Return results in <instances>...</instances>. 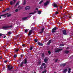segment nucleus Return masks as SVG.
Segmentation results:
<instances>
[{"label": "nucleus", "mask_w": 73, "mask_h": 73, "mask_svg": "<svg viewBox=\"0 0 73 73\" xmlns=\"http://www.w3.org/2000/svg\"><path fill=\"white\" fill-rule=\"evenodd\" d=\"M54 73H56V72H54Z\"/></svg>", "instance_id": "nucleus-64"}, {"label": "nucleus", "mask_w": 73, "mask_h": 73, "mask_svg": "<svg viewBox=\"0 0 73 73\" xmlns=\"http://www.w3.org/2000/svg\"><path fill=\"white\" fill-rule=\"evenodd\" d=\"M17 57V54H15V55L14 56V57H15V58H16Z\"/></svg>", "instance_id": "nucleus-29"}, {"label": "nucleus", "mask_w": 73, "mask_h": 73, "mask_svg": "<svg viewBox=\"0 0 73 73\" xmlns=\"http://www.w3.org/2000/svg\"><path fill=\"white\" fill-rule=\"evenodd\" d=\"M64 53H65L66 54H68V53H69V51L66 50L64 51Z\"/></svg>", "instance_id": "nucleus-14"}, {"label": "nucleus", "mask_w": 73, "mask_h": 73, "mask_svg": "<svg viewBox=\"0 0 73 73\" xmlns=\"http://www.w3.org/2000/svg\"><path fill=\"white\" fill-rule=\"evenodd\" d=\"M21 57H22L23 56V55H21Z\"/></svg>", "instance_id": "nucleus-63"}, {"label": "nucleus", "mask_w": 73, "mask_h": 73, "mask_svg": "<svg viewBox=\"0 0 73 73\" xmlns=\"http://www.w3.org/2000/svg\"><path fill=\"white\" fill-rule=\"evenodd\" d=\"M5 37H6V36H4V38H5Z\"/></svg>", "instance_id": "nucleus-61"}, {"label": "nucleus", "mask_w": 73, "mask_h": 73, "mask_svg": "<svg viewBox=\"0 0 73 73\" xmlns=\"http://www.w3.org/2000/svg\"><path fill=\"white\" fill-rule=\"evenodd\" d=\"M46 73V70H45L44 71H43L42 73Z\"/></svg>", "instance_id": "nucleus-25"}, {"label": "nucleus", "mask_w": 73, "mask_h": 73, "mask_svg": "<svg viewBox=\"0 0 73 73\" xmlns=\"http://www.w3.org/2000/svg\"><path fill=\"white\" fill-rule=\"evenodd\" d=\"M30 8V7H29V6H28L25 7V9H26V10H29Z\"/></svg>", "instance_id": "nucleus-12"}, {"label": "nucleus", "mask_w": 73, "mask_h": 73, "mask_svg": "<svg viewBox=\"0 0 73 73\" xmlns=\"http://www.w3.org/2000/svg\"><path fill=\"white\" fill-rule=\"evenodd\" d=\"M8 14H9L8 13H7L5 14L2 15H0V19L1 18V16H6V15H8Z\"/></svg>", "instance_id": "nucleus-11"}, {"label": "nucleus", "mask_w": 73, "mask_h": 73, "mask_svg": "<svg viewBox=\"0 0 73 73\" xmlns=\"http://www.w3.org/2000/svg\"><path fill=\"white\" fill-rule=\"evenodd\" d=\"M18 11H19V10H18V9H16L15 10V12H18Z\"/></svg>", "instance_id": "nucleus-35"}, {"label": "nucleus", "mask_w": 73, "mask_h": 73, "mask_svg": "<svg viewBox=\"0 0 73 73\" xmlns=\"http://www.w3.org/2000/svg\"><path fill=\"white\" fill-rule=\"evenodd\" d=\"M23 65H24V62H21L20 66L21 67H22V66H23Z\"/></svg>", "instance_id": "nucleus-18"}, {"label": "nucleus", "mask_w": 73, "mask_h": 73, "mask_svg": "<svg viewBox=\"0 0 73 73\" xmlns=\"http://www.w3.org/2000/svg\"><path fill=\"white\" fill-rule=\"evenodd\" d=\"M42 57H44V54H42Z\"/></svg>", "instance_id": "nucleus-36"}, {"label": "nucleus", "mask_w": 73, "mask_h": 73, "mask_svg": "<svg viewBox=\"0 0 73 73\" xmlns=\"http://www.w3.org/2000/svg\"><path fill=\"white\" fill-rule=\"evenodd\" d=\"M32 31H33V30H31L29 31V33L28 36H30L31 35H32Z\"/></svg>", "instance_id": "nucleus-8"}, {"label": "nucleus", "mask_w": 73, "mask_h": 73, "mask_svg": "<svg viewBox=\"0 0 73 73\" xmlns=\"http://www.w3.org/2000/svg\"><path fill=\"white\" fill-rule=\"evenodd\" d=\"M43 33V31H42L40 32V33L41 34V33Z\"/></svg>", "instance_id": "nucleus-48"}, {"label": "nucleus", "mask_w": 73, "mask_h": 73, "mask_svg": "<svg viewBox=\"0 0 73 73\" xmlns=\"http://www.w3.org/2000/svg\"><path fill=\"white\" fill-rule=\"evenodd\" d=\"M48 53L49 54H50V53H51V52H50V51H48Z\"/></svg>", "instance_id": "nucleus-33"}, {"label": "nucleus", "mask_w": 73, "mask_h": 73, "mask_svg": "<svg viewBox=\"0 0 73 73\" xmlns=\"http://www.w3.org/2000/svg\"><path fill=\"white\" fill-rule=\"evenodd\" d=\"M4 0H0V1H3Z\"/></svg>", "instance_id": "nucleus-56"}, {"label": "nucleus", "mask_w": 73, "mask_h": 73, "mask_svg": "<svg viewBox=\"0 0 73 73\" xmlns=\"http://www.w3.org/2000/svg\"><path fill=\"white\" fill-rule=\"evenodd\" d=\"M25 4H26V0H24V2L23 3V5H24Z\"/></svg>", "instance_id": "nucleus-23"}, {"label": "nucleus", "mask_w": 73, "mask_h": 73, "mask_svg": "<svg viewBox=\"0 0 73 73\" xmlns=\"http://www.w3.org/2000/svg\"><path fill=\"white\" fill-rule=\"evenodd\" d=\"M45 65V63H42V66H44V65Z\"/></svg>", "instance_id": "nucleus-30"}, {"label": "nucleus", "mask_w": 73, "mask_h": 73, "mask_svg": "<svg viewBox=\"0 0 73 73\" xmlns=\"http://www.w3.org/2000/svg\"><path fill=\"white\" fill-rule=\"evenodd\" d=\"M62 49H59L58 50H56L55 51V53H57V52H60L61 50H62Z\"/></svg>", "instance_id": "nucleus-7"}, {"label": "nucleus", "mask_w": 73, "mask_h": 73, "mask_svg": "<svg viewBox=\"0 0 73 73\" xmlns=\"http://www.w3.org/2000/svg\"><path fill=\"white\" fill-rule=\"evenodd\" d=\"M25 46V44H23L22 45V46H23V47H24Z\"/></svg>", "instance_id": "nucleus-37"}, {"label": "nucleus", "mask_w": 73, "mask_h": 73, "mask_svg": "<svg viewBox=\"0 0 73 73\" xmlns=\"http://www.w3.org/2000/svg\"><path fill=\"white\" fill-rule=\"evenodd\" d=\"M34 41H35V42H37V41H38V40L36 39H35Z\"/></svg>", "instance_id": "nucleus-28"}, {"label": "nucleus", "mask_w": 73, "mask_h": 73, "mask_svg": "<svg viewBox=\"0 0 73 73\" xmlns=\"http://www.w3.org/2000/svg\"><path fill=\"white\" fill-rule=\"evenodd\" d=\"M12 28V26L11 25L10 26H4L2 27L3 29H6L7 28Z\"/></svg>", "instance_id": "nucleus-1"}, {"label": "nucleus", "mask_w": 73, "mask_h": 73, "mask_svg": "<svg viewBox=\"0 0 73 73\" xmlns=\"http://www.w3.org/2000/svg\"><path fill=\"white\" fill-rule=\"evenodd\" d=\"M66 65V63H64L60 64V66H65Z\"/></svg>", "instance_id": "nucleus-16"}, {"label": "nucleus", "mask_w": 73, "mask_h": 73, "mask_svg": "<svg viewBox=\"0 0 73 73\" xmlns=\"http://www.w3.org/2000/svg\"><path fill=\"white\" fill-rule=\"evenodd\" d=\"M52 6L54 7H55V8H57V7H58L57 4L56 3H53Z\"/></svg>", "instance_id": "nucleus-3"}, {"label": "nucleus", "mask_w": 73, "mask_h": 73, "mask_svg": "<svg viewBox=\"0 0 73 73\" xmlns=\"http://www.w3.org/2000/svg\"><path fill=\"white\" fill-rule=\"evenodd\" d=\"M33 49V47H30V50H32V49Z\"/></svg>", "instance_id": "nucleus-41"}, {"label": "nucleus", "mask_w": 73, "mask_h": 73, "mask_svg": "<svg viewBox=\"0 0 73 73\" xmlns=\"http://www.w3.org/2000/svg\"><path fill=\"white\" fill-rule=\"evenodd\" d=\"M8 62V61L7 60H5L4 62L5 63H7V62Z\"/></svg>", "instance_id": "nucleus-46"}, {"label": "nucleus", "mask_w": 73, "mask_h": 73, "mask_svg": "<svg viewBox=\"0 0 73 73\" xmlns=\"http://www.w3.org/2000/svg\"><path fill=\"white\" fill-rule=\"evenodd\" d=\"M10 4L11 5H13V1H11L10 3Z\"/></svg>", "instance_id": "nucleus-20"}, {"label": "nucleus", "mask_w": 73, "mask_h": 73, "mask_svg": "<svg viewBox=\"0 0 73 73\" xmlns=\"http://www.w3.org/2000/svg\"><path fill=\"white\" fill-rule=\"evenodd\" d=\"M70 70H71V69L69 68L68 69V72L69 73H70L71 72Z\"/></svg>", "instance_id": "nucleus-21"}, {"label": "nucleus", "mask_w": 73, "mask_h": 73, "mask_svg": "<svg viewBox=\"0 0 73 73\" xmlns=\"http://www.w3.org/2000/svg\"><path fill=\"white\" fill-rule=\"evenodd\" d=\"M2 56L0 57V59H1L2 58Z\"/></svg>", "instance_id": "nucleus-55"}, {"label": "nucleus", "mask_w": 73, "mask_h": 73, "mask_svg": "<svg viewBox=\"0 0 73 73\" xmlns=\"http://www.w3.org/2000/svg\"><path fill=\"white\" fill-rule=\"evenodd\" d=\"M6 66L5 67H3V68H4V69H5V68H6Z\"/></svg>", "instance_id": "nucleus-59"}, {"label": "nucleus", "mask_w": 73, "mask_h": 73, "mask_svg": "<svg viewBox=\"0 0 73 73\" xmlns=\"http://www.w3.org/2000/svg\"><path fill=\"white\" fill-rule=\"evenodd\" d=\"M37 12L36 11H35L34 13H29V15H32V14H35V13H36Z\"/></svg>", "instance_id": "nucleus-17"}, {"label": "nucleus", "mask_w": 73, "mask_h": 73, "mask_svg": "<svg viewBox=\"0 0 73 73\" xmlns=\"http://www.w3.org/2000/svg\"><path fill=\"white\" fill-rule=\"evenodd\" d=\"M6 11H7V9H5V10H3V11H2V12H6Z\"/></svg>", "instance_id": "nucleus-45"}, {"label": "nucleus", "mask_w": 73, "mask_h": 73, "mask_svg": "<svg viewBox=\"0 0 73 73\" xmlns=\"http://www.w3.org/2000/svg\"><path fill=\"white\" fill-rule=\"evenodd\" d=\"M15 52H18V51H19V49H16L15 50Z\"/></svg>", "instance_id": "nucleus-43"}, {"label": "nucleus", "mask_w": 73, "mask_h": 73, "mask_svg": "<svg viewBox=\"0 0 73 73\" xmlns=\"http://www.w3.org/2000/svg\"><path fill=\"white\" fill-rule=\"evenodd\" d=\"M58 59H56L55 62H57V61H58Z\"/></svg>", "instance_id": "nucleus-39"}, {"label": "nucleus", "mask_w": 73, "mask_h": 73, "mask_svg": "<svg viewBox=\"0 0 73 73\" xmlns=\"http://www.w3.org/2000/svg\"><path fill=\"white\" fill-rule=\"evenodd\" d=\"M41 62L40 61L38 62V65H40V64H41Z\"/></svg>", "instance_id": "nucleus-32"}, {"label": "nucleus", "mask_w": 73, "mask_h": 73, "mask_svg": "<svg viewBox=\"0 0 73 73\" xmlns=\"http://www.w3.org/2000/svg\"><path fill=\"white\" fill-rule=\"evenodd\" d=\"M44 30V28H42L41 29V31H42V32H43Z\"/></svg>", "instance_id": "nucleus-44"}, {"label": "nucleus", "mask_w": 73, "mask_h": 73, "mask_svg": "<svg viewBox=\"0 0 73 73\" xmlns=\"http://www.w3.org/2000/svg\"><path fill=\"white\" fill-rule=\"evenodd\" d=\"M11 16V14H9V15H8L7 16V17H9V16Z\"/></svg>", "instance_id": "nucleus-38"}, {"label": "nucleus", "mask_w": 73, "mask_h": 73, "mask_svg": "<svg viewBox=\"0 0 73 73\" xmlns=\"http://www.w3.org/2000/svg\"><path fill=\"white\" fill-rule=\"evenodd\" d=\"M13 1H14V2H16V0H13Z\"/></svg>", "instance_id": "nucleus-57"}, {"label": "nucleus", "mask_w": 73, "mask_h": 73, "mask_svg": "<svg viewBox=\"0 0 73 73\" xmlns=\"http://www.w3.org/2000/svg\"><path fill=\"white\" fill-rule=\"evenodd\" d=\"M48 4H49V2L48 1H47L46 3H44V7H45L46 5H48Z\"/></svg>", "instance_id": "nucleus-6"}, {"label": "nucleus", "mask_w": 73, "mask_h": 73, "mask_svg": "<svg viewBox=\"0 0 73 73\" xmlns=\"http://www.w3.org/2000/svg\"><path fill=\"white\" fill-rule=\"evenodd\" d=\"M6 9L7 10H9V8H7Z\"/></svg>", "instance_id": "nucleus-53"}, {"label": "nucleus", "mask_w": 73, "mask_h": 73, "mask_svg": "<svg viewBox=\"0 0 73 73\" xmlns=\"http://www.w3.org/2000/svg\"><path fill=\"white\" fill-rule=\"evenodd\" d=\"M8 33L9 34H11V33H12L11 32H8Z\"/></svg>", "instance_id": "nucleus-52"}, {"label": "nucleus", "mask_w": 73, "mask_h": 73, "mask_svg": "<svg viewBox=\"0 0 73 73\" xmlns=\"http://www.w3.org/2000/svg\"><path fill=\"white\" fill-rule=\"evenodd\" d=\"M43 1L42 0L41 1L39 2V4H41V3H42V2Z\"/></svg>", "instance_id": "nucleus-31"}, {"label": "nucleus", "mask_w": 73, "mask_h": 73, "mask_svg": "<svg viewBox=\"0 0 73 73\" xmlns=\"http://www.w3.org/2000/svg\"><path fill=\"white\" fill-rule=\"evenodd\" d=\"M57 30V27H54L52 31V33H54V32H56V31Z\"/></svg>", "instance_id": "nucleus-4"}, {"label": "nucleus", "mask_w": 73, "mask_h": 73, "mask_svg": "<svg viewBox=\"0 0 73 73\" xmlns=\"http://www.w3.org/2000/svg\"><path fill=\"white\" fill-rule=\"evenodd\" d=\"M58 13V11H56L55 12V14L56 15H57Z\"/></svg>", "instance_id": "nucleus-42"}, {"label": "nucleus", "mask_w": 73, "mask_h": 73, "mask_svg": "<svg viewBox=\"0 0 73 73\" xmlns=\"http://www.w3.org/2000/svg\"><path fill=\"white\" fill-rule=\"evenodd\" d=\"M62 31L63 35H67V33H66V30H62Z\"/></svg>", "instance_id": "nucleus-5"}, {"label": "nucleus", "mask_w": 73, "mask_h": 73, "mask_svg": "<svg viewBox=\"0 0 73 73\" xmlns=\"http://www.w3.org/2000/svg\"><path fill=\"white\" fill-rule=\"evenodd\" d=\"M5 52H8V50H5Z\"/></svg>", "instance_id": "nucleus-54"}, {"label": "nucleus", "mask_w": 73, "mask_h": 73, "mask_svg": "<svg viewBox=\"0 0 73 73\" xmlns=\"http://www.w3.org/2000/svg\"><path fill=\"white\" fill-rule=\"evenodd\" d=\"M38 45H40V46H42L43 44L42 43H40V42H38Z\"/></svg>", "instance_id": "nucleus-10"}, {"label": "nucleus", "mask_w": 73, "mask_h": 73, "mask_svg": "<svg viewBox=\"0 0 73 73\" xmlns=\"http://www.w3.org/2000/svg\"><path fill=\"white\" fill-rule=\"evenodd\" d=\"M18 5H19V2H17L16 4L15 5V7H17Z\"/></svg>", "instance_id": "nucleus-26"}, {"label": "nucleus", "mask_w": 73, "mask_h": 73, "mask_svg": "<svg viewBox=\"0 0 73 73\" xmlns=\"http://www.w3.org/2000/svg\"><path fill=\"white\" fill-rule=\"evenodd\" d=\"M4 18H5V17H7L6 16H4Z\"/></svg>", "instance_id": "nucleus-60"}, {"label": "nucleus", "mask_w": 73, "mask_h": 73, "mask_svg": "<svg viewBox=\"0 0 73 73\" xmlns=\"http://www.w3.org/2000/svg\"><path fill=\"white\" fill-rule=\"evenodd\" d=\"M48 61V59H47L46 58H45L44 59V62H47V61Z\"/></svg>", "instance_id": "nucleus-22"}, {"label": "nucleus", "mask_w": 73, "mask_h": 73, "mask_svg": "<svg viewBox=\"0 0 73 73\" xmlns=\"http://www.w3.org/2000/svg\"><path fill=\"white\" fill-rule=\"evenodd\" d=\"M27 59H25L24 60V63L25 64H27Z\"/></svg>", "instance_id": "nucleus-13"}, {"label": "nucleus", "mask_w": 73, "mask_h": 73, "mask_svg": "<svg viewBox=\"0 0 73 73\" xmlns=\"http://www.w3.org/2000/svg\"><path fill=\"white\" fill-rule=\"evenodd\" d=\"M15 2H13L14 4H15Z\"/></svg>", "instance_id": "nucleus-62"}, {"label": "nucleus", "mask_w": 73, "mask_h": 73, "mask_svg": "<svg viewBox=\"0 0 73 73\" xmlns=\"http://www.w3.org/2000/svg\"><path fill=\"white\" fill-rule=\"evenodd\" d=\"M60 9H62V7L61 6H60Z\"/></svg>", "instance_id": "nucleus-49"}, {"label": "nucleus", "mask_w": 73, "mask_h": 73, "mask_svg": "<svg viewBox=\"0 0 73 73\" xmlns=\"http://www.w3.org/2000/svg\"><path fill=\"white\" fill-rule=\"evenodd\" d=\"M68 71V69H65L63 71V73H66V72Z\"/></svg>", "instance_id": "nucleus-15"}, {"label": "nucleus", "mask_w": 73, "mask_h": 73, "mask_svg": "<svg viewBox=\"0 0 73 73\" xmlns=\"http://www.w3.org/2000/svg\"><path fill=\"white\" fill-rule=\"evenodd\" d=\"M38 13L39 15H40L41 13V11H39L38 12Z\"/></svg>", "instance_id": "nucleus-24"}, {"label": "nucleus", "mask_w": 73, "mask_h": 73, "mask_svg": "<svg viewBox=\"0 0 73 73\" xmlns=\"http://www.w3.org/2000/svg\"><path fill=\"white\" fill-rule=\"evenodd\" d=\"M28 17H23L22 18V20H26V19H27Z\"/></svg>", "instance_id": "nucleus-19"}, {"label": "nucleus", "mask_w": 73, "mask_h": 73, "mask_svg": "<svg viewBox=\"0 0 73 73\" xmlns=\"http://www.w3.org/2000/svg\"><path fill=\"white\" fill-rule=\"evenodd\" d=\"M69 19H70L71 18V17H69Z\"/></svg>", "instance_id": "nucleus-58"}, {"label": "nucleus", "mask_w": 73, "mask_h": 73, "mask_svg": "<svg viewBox=\"0 0 73 73\" xmlns=\"http://www.w3.org/2000/svg\"><path fill=\"white\" fill-rule=\"evenodd\" d=\"M52 42V40H50L48 41V42L47 43V45H50V43H51V42Z\"/></svg>", "instance_id": "nucleus-9"}, {"label": "nucleus", "mask_w": 73, "mask_h": 73, "mask_svg": "<svg viewBox=\"0 0 73 73\" xmlns=\"http://www.w3.org/2000/svg\"><path fill=\"white\" fill-rule=\"evenodd\" d=\"M40 69H43V67L42 66V65L40 67Z\"/></svg>", "instance_id": "nucleus-40"}, {"label": "nucleus", "mask_w": 73, "mask_h": 73, "mask_svg": "<svg viewBox=\"0 0 73 73\" xmlns=\"http://www.w3.org/2000/svg\"><path fill=\"white\" fill-rule=\"evenodd\" d=\"M46 68V66H44V69H45Z\"/></svg>", "instance_id": "nucleus-51"}, {"label": "nucleus", "mask_w": 73, "mask_h": 73, "mask_svg": "<svg viewBox=\"0 0 73 73\" xmlns=\"http://www.w3.org/2000/svg\"><path fill=\"white\" fill-rule=\"evenodd\" d=\"M36 11H38V9L37 8H36Z\"/></svg>", "instance_id": "nucleus-50"}, {"label": "nucleus", "mask_w": 73, "mask_h": 73, "mask_svg": "<svg viewBox=\"0 0 73 73\" xmlns=\"http://www.w3.org/2000/svg\"><path fill=\"white\" fill-rule=\"evenodd\" d=\"M3 34L0 33V36H3Z\"/></svg>", "instance_id": "nucleus-47"}, {"label": "nucleus", "mask_w": 73, "mask_h": 73, "mask_svg": "<svg viewBox=\"0 0 73 73\" xmlns=\"http://www.w3.org/2000/svg\"><path fill=\"white\" fill-rule=\"evenodd\" d=\"M13 68V66H10V65H9L8 66V68H7V71H11V70H12Z\"/></svg>", "instance_id": "nucleus-2"}, {"label": "nucleus", "mask_w": 73, "mask_h": 73, "mask_svg": "<svg viewBox=\"0 0 73 73\" xmlns=\"http://www.w3.org/2000/svg\"><path fill=\"white\" fill-rule=\"evenodd\" d=\"M27 31H28V30L26 29L25 30V33H27Z\"/></svg>", "instance_id": "nucleus-34"}, {"label": "nucleus", "mask_w": 73, "mask_h": 73, "mask_svg": "<svg viewBox=\"0 0 73 73\" xmlns=\"http://www.w3.org/2000/svg\"><path fill=\"white\" fill-rule=\"evenodd\" d=\"M60 46H64V44H60Z\"/></svg>", "instance_id": "nucleus-27"}]
</instances>
